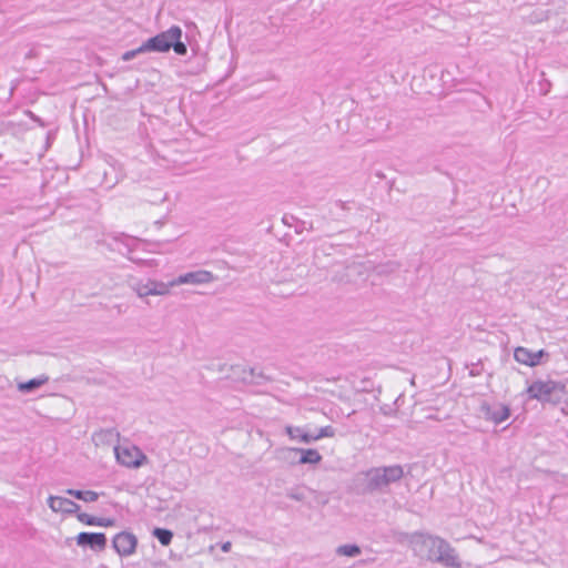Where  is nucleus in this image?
Instances as JSON below:
<instances>
[{"label":"nucleus","mask_w":568,"mask_h":568,"mask_svg":"<svg viewBox=\"0 0 568 568\" xmlns=\"http://www.w3.org/2000/svg\"><path fill=\"white\" fill-rule=\"evenodd\" d=\"M415 550L426 552L430 561L439 562L446 567L459 568L460 564L455 549L443 538L419 534L413 541Z\"/></svg>","instance_id":"nucleus-1"},{"label":"nucleus","mask_w":568,"mask_h":568,"mask_svg":"<svg viewBox=\"0 0 568 568\" xmlns=\"http://www.w3.org/2000/svg\"><path fill=\"white\" fill-rule=\"evenodd\" d=\"M404 469L400 465L373 467L365 473L366 493L385 491L393 483L400 480Z\"/></svg>","instance_id":"nucleus-2"},{"label":"nucleus","mask_w":568,"mask_h":568,"mask_svg":"<svg viewBox=\"0 0 568 568\" xmlns=\"http://www.w3.org/2000/svg\"><path fill=\"white\" fill-rule=\"evenodd\" d=\"M565 386L557 381L552 379H537L534 381L526 389L529 399H536L542 404L560 402Z\"/></svg>","instance_id":"nucleus-3"},{"label":"nucleus","mask_w":568,"mask_h":568,"mask_svg":"<svg viewBox=\"0 0 568 568\" xmlns=\"http://www.w3.org/2000/svg\"><path fill=\"white\" fill-rule=\"evenodd\" d=\"M182 29L179 26H172L166 31L160 32L156 36L149 38L143 42L145 52H169L172 40L182 38Z\"/></svg>","instance_id":"nucleus-4"},{"label":"nucleus","mask_w":568,"mask_h":568,"mask_svg":"<svg viewBox=\"0 0 568 568\" xmlns=\"http://www.w3.org/2000/svg\"><path fill=\"white\" fill-rule=\"evenodd\" d=\"M116 462L128 468H139L148 462L146 455L134 445L114 446Z\"/></svg>","instance_id":"nucleus-5"},{"label":"nucleus","mask_w":568,"mask_h":568,"mask_svg":"<svg viewBox=\"0 0 568 568\" xmlns=\"http://www.w3.org/2000/svg\"><path fill=\"white\" fill-rule=\"evenodd\" d=\"M215 280V276L212 272L206 270H197L194 272H189L185 274H181L178 277L172 280V285H183V284H191V285H201V284H209L212 283Z\"/></svg>","instance_id":"nucleus-6"},{"label":"nucleus","mask_w":568,"mask_h":568,"mask_svg":"<svg viewBox=\"0 0 568 568\" xmlns=\"http://www.w3.org/2000/svg\"><path fill=\"white\" fill-rule=\"evenodd\" d=\"M549 354L545 349L532 352L526 347H516L514 351V358L526 366L535 367L541 363L544 357H548Z\"/></svg>","instance_id":"nucleus-7"},{"label":"nucleus","mask_w":568,"mask_h":568,"mask_svg":"<svg viewBox=\"0 0 568 568\" xmlns=\"http://www.w3.org/2000/svg\"><path fill=\"white\" fill-rule=\"evenodd\" d=\"M112 544L120 556H130L135 551L138 540L133 534L122 531L114 536Z\"/></svg>","instance_id":"nucleus-8"},{"label":"nucleus","mask_w":568,"mask_h":568,"mask_svg":"<svg viewBox=\"0 0 568 568\" xmlns=\"http://www.w3.org/2000/svg\"><path fill=\"white\" fill-rule=\"evenodd\" d=\"M106 536L104 532L82 531L77 536V544L81 547H89L94 551H101L106 547Z\"/></svg>","instance_id":"nucleus-9"},{"label":"nucleus","mask_w":568,"mask_h":568,"mask_svg":"<svg viewBox=\"0 0 568 568\" xmlns=\"http://www.w3.org/2000/svg\"><path fill=\"white\" fill-rule=\"evenodd\" d=\"M48 506L54 513L74 514L80 509V506L77 503L60 496H50L48 498Z\"/></svg>","instance_id":"nucleus-10"},{"label":"nucleus","mask_w":568,"mask_h":568,"mask_svg":"<svg viewBox=\"0 0 568 568\" xmlns=\"http://www.w3.org/2000/svg\"><path fill=\"white\" fill-rule=\"evenodd\" d=\"M120 437L119 432L115 428H106L94 432L92 435L93 443L99 445H110L118 442Z\"/></svg>","instance_id":"nucleus-11"},{"label":"nucleus","mask_w":568,"mask_h":568,"mask_svg":"<svg viewBox=\"0 0 568 568\" xmlns=\"http://www.w3.org/2000/svg\"><path fill=\"white\" fill-rule=\"evenodd\" d=\"M77 518L80 523L88 526H100V527H111L114 524L113 519L110 518H99L85 513H80L77 515Z\"/></svg>","instance_id":"nucleus-12"},{"label":"nucleus","mask_w":568,"mask_h":568,"mask_svg":"<svg viewBox=\"0 0 568 568\" xmlns=\"http://www.w3.org/2000/svg\"><path fill=\"white\" fill-rule=\"evenodd\" d=\"M292 450L301 454L300 464H318L322 460V455L316 449L293 448Z\"/></svg>","instance_id":"nucleus-13"},{"label":"nucleus","mask_w":568,"mask_h":568,"mask_svg":"<svg viewBox=\"0 0 568 568\" xmlns=\"http://www.w3.org/2000/svg\"><path fill=\"white\" fill-rule=\"evenodd\" d=\"M49 381V377L45 375H41L39 377L29 379L28 382L20 383L18 385V389L22 393H32L38 389L42 385H44Z\"/></svg>","instance_id":"nucleus-14"},{"label":"nucleus","mask_w":568,"mask_h":568,"mask_svg":"<svg viewBox=\"0 0 568 568\" xmlns=\"http://www.w3.org/2000/svg\"><path fill=\"white\" fill-rule=\"evenodd\" d=\"M67 494L85 503H94L99 499L100 494L93 490L67 489Z\"/></svg>","instance_id":"nucleus-15"},{"label":"nucleus","mask_w":568,"mask_h":568,"mask_svg":"<svg viewBox=\"0 0 568 568\" xmlns=\"http://www.w3.org/2000/svg\"><path fill=\"white\" fill-rule=\"evenodd\" d=\"M510 416V410L507 406H499L489 413V418L495 424H501Z\"/></svg>","instance_id":"nucleus-16"},{"label":"nucleus","mask_w":568,"mask_h":568,"mask_svg":"<svg viewBox=\"0 0 568 568\" xmlns=\"http://www.w3.org/2000/svg\"><path fill=\"white\" fill-rule=\"evenodd\" d=\"M172 285V281L169 283L151 280L152 295H168L170 293V288L174 287Z\"/></svg>","instance_id":"nucleus-17"},{"label":"nucleus","mask_w":568,"mask_h":568,"mask_svg":"<svg viewBox=\"0 0 568 568\" xmlns=\"http://www.w3.org/2000/svg\"><path fill=\"white\" fill-rule=\"evenodd\" d=\"M153 536L159 540L161 545L169 546L172 541L173 532L170 529L155 528L153 530Z\"/></svg>","instance_id":"nucleus-18"},{"label":"nucleus","mask_w":568,"mask_h":568,"mask_svg":"<svg viewBox=\"0 0 568 568\" xmlns=\"http://www.w3.org/2000/svg\"><path fill=\"white\" fill-rule=\"evenodd\" d=\"M132 290L138 294L139 297H146L152 295L151 280L144 282H134Z\"/></svg>","instance_id":"nucleus-19"},{"label":"nucleus","mask_w":568,"mask_h":568,"mask_svg":"<svg viewBox=\"0 0 568 568\" xmlns=\"http://www.w3.org/2000/svg\"><path fill=\"white\" fill-rule=\"evenodd\" d=\"M362 550L357 545H342L337 547L336 554L339 556L356 557Z\"/></svg>","instance_id":"nucleus-20"},{"label":"nucleus","mask_w":568,"mask_h":568,"mask_svg":"<svg viewBox=\"0 0 568 568\" xmlns=\"http://www.w3.org/2000/svg\"><path fill=\"white\" fill-rule=\"evenodd\" d=\"M171 43V49H173L178 55H185L187 53V47L184 42L181 41V38L172 40Z\"/></svg>","instance_id":"nucleus-21"},{"label":"nucleus","mask_w":568,"mask_h":568,"mask_svg":"<svg viewBox=\"0 0 568 568\" xmlns=\"http://www.w3.org/2000/svg\"><path fill=\"white\" fill-rule=\"evenodd\" d=\"M334 436H335V428L331 425L321 427L316 433L317 440L325 438V437H334Z\"/></svg>","instance_id":"nucleus-22"},{"label":"nucleus","mask_w":568,"mask_h":568,"mask_svg":"<svg viewBox=\"0 0 568 568\" xmlns=\"http://www.w3.org/2000/svg\"><path fill=\"white\" fill-rule=\"evenodd\" d=\"M141 53H145V50L143 48V43L139 48H136V49L125 51L122 54V60L123 61H131L132 59H134L136 55H139Z\"/></svg>","instance_id":"nucleus-23"},{"label":"nucleus","mask_w":568,"mask_h":568,"mask_svg":"<svg viewBox=\"0 0 568 568\" xmlns=\"http://www.w3.org/2000/svg\"><path fill=\"white\" fill-rule=\"evenodd\" d=\"M285 432L291 439H298L301 442V435H303L304 428L286 426Z\"/></svg>","instance_id":"nucleus-24"},{"label":"nucleus","mask_w":568,"mask_h":568,"mask_svg":"<svg viewBox=\"0 0 568 568\" xmlns=\"http://www.w3.org/2000/svg\"><path fill=\"white\" fill-rule=\"evenodd\" d=\"M286 496L291 499L302 501L305 498V494L302 488H294L287 491Z\"/></svg>","instance_id":"nucleus-25"},{"label":"nucleus","mask_w":568,"mask_h":568,"mask_svg":"<svg viewBox=\"0 0 568 568\" xmlns=\"http://www.w3.org/2000/svg\"><path fill=\"white\" fill-rule=\"evenodd\" d=\"M120 241L125 245L129 252L132 251L133 244L139 243V240L124 234L121 235Z\"/></svg>","instance_id":"nucleus-26"},{"label":"nucleus","mask_w":568,"mask_h":568,"mask_svg":"<svg viewBox=\"0 0 568 568\" xmlns=\"http://www.w3.org/2000/svg\"><path fill=\"white\" fill-rule=\"evenodd\" d=\"M316 440H317L316 433L313 434V433L306 432L304 429L303 435H301V442L302 443L311 444V443L316 442Z\"/></svg>","instance_id":"nucleus-27"},{"label":"nucleus","mask_w":568,"mask_h":568,"mask_svg":"<svg viewBox=\"0 0 568 568\" xmlns=\"http://www.w3.org/2000/svg\"><path fill=\"white\" fill-rule=\"evenodd\" d=\"M481 371H483V367H481V365L479 363L471 364V367L469 369V375L470 376H478V375H480Z\"/></svg>","instance_id":"nucleus-28"},{"label":"nucleus","mask_w":568,"mask_h":568,"mask_svg":"<svg viewBox=\"0 0 568 568\" xmlns=\"http://www.w3.org/2000/svg\"><path fill=\"white\" fill-rule=\"evenodd\" d=\"M231 548H232L231 541H225V542H222V545H221V549L223 552L231 551Z\"/></svg>","instance_id":"nucleus-29"}]
</instances>
